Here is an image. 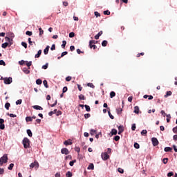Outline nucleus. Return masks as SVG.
Wrapping results in <instances>:
<instances>
[{
    "label": "nucleus",
    "mask_w": 177,
    "mask_h": 177,
    "mask_svg": "<svg viewBox=\"0 0 177 177\" xmlns=\"http://www.w3.org/2000/svg\"><path fill=\"white\" fill-rule=\"evenodd\" d=\"M8 154H4L1 158H0V167H2L3 164L8 162Z\"/></svg>",
    "instance_id": "f257e3e1"
},
{
    "label": "nucleus",
    "mask_w": 177,
    "mask_h": 177,
    "mask_svg": "<svg viewBox=\"0 0 177 177\" xmlns=\"http://www.w3.org/2000/svg\"><path fill=\"white\" fill-rule=\"evenodd\" d=\"M22 143L24 149H28L30 147V140L27 138H24Z\"/></svg>",
    "instance_id": "f03ea898"
},
{
    "label": "nucleus",
    "mask_w": 177,
    "mask_h": 177,
    "mask_svg": "<svg viewBox=\"0 0 177 177\" xmlns=\"http://www.w3.org/2000/svg\"><path fill=\"white\" fill-rule=\"evenodd\" d=\"M39 168V163H38V162H37V160H35L34 162H32L30 165V169H32V168Z\"/></svg>",
    "instance_id": "7ed1b4c3"
},
{
    "label": "nucleus",
    "mask_w": 177,
    "mask_h": 177,
    "mask_svg": "<svg viewBox=\"0 0 177 177\" xmlns=\"http://www.w3.org/2000/svg\"><path fill=\"white\" fill-rule=\"evenodd\" d=\"M12 77H5L4 78V84H6V85H9V84H12Z\"/></svg>",
    "instance_id": "20e7f679"
},
{
    "label": "nucleus",
    "mask_w": 177,
    "mask_h": 177,
    "mask_svg": "<svg viewBox=\"0 0 177 177\" xmlns=\"http://www.w3.org/2000/svg\"><path fill=\"white\" fill-rule=\"evenodd\" d=\"M101 157L102 158V160H104V161H106V160H109V158H110V156H109V154L107 153H102L101 154Z\"/></svg>",
    "instance_id": "39448f33"
},
{
    "label": "nucleus",
    "mask_w": 177,
    "mask_h": 177,
    "mask_svg": "<svg viewBox=\"0 0 177 177\" xmlns=\"http://www.w3.org/2000/svg\"><path fill=\"white\" fill-rule=\"evenodd\" d=\"M151 142H152V145L153 146L156 147V146H158V140L157 139V138H151Z\"/></svg>",
    "instance_id": "423d86ee"
},
{
    "label": "nucleus",
    "mask_w": 177,
    "mask_h": 177,
    "mask_svg": "<svg viewBox=\"0 0 177 177\" xmlns=\"http://www.w3.org/2000/svg\"><path fill=\"white\" fill-rule=\"evenodd\" d=\"M61 153L62 154H69L70 153V151H68V149L67 148H63L62 150H61Z\"/></svg>",
    "instance_id": "0eeeda50"
},
{
    "label": "nucleus",
    "mask_w": 177,
    "mask_h": 177,
    "mask_svg": "<svg viewBox=\"0 0 177 177\" xmlns=\"http://www.w3.org/2000/svg\"><path fill=\"white\" fill-rule=\"evenodd\" d=\"M64 145H65V146H70L73 145V142H71V140H65Z\"/></svg>",
    "instance_id": "6e6552de"
},
{
    "label": "nucleus",
    "mask_w": 177,
    "mask_h": 177,
    "mask_svg": "<svg viewBox=\"0 0 177 177\" xmlns=\"http://www.w3.org/2000/svg\"><path fill=\"white\" fill-rule=\"evenodd\" d=\"M32 108L35 109V110H44V108L39 105H34Z\"/></svg>",
    "instance_id": "1a4fd4ad"
},
{
    "label": "nucleus",
    "mask_w": 177,
    "mask_h": 177,
    "mask_svg": "<svg viewBox=\"0 0 177 177\" xmlns=\"http://www.w3.org/2000/svg\"><path fill=\"white\" fill-rule=\"evenodd\" d=\"M42 53V50H39L38 52H37V54H36L35 55V57L36 59H38V57H39L41 56V54Z\"/></svg>",
    "instance_id": "9d476101"
},
{
    "label": "nucleus",
    "mask_w": 177,
    "mask_h": 177,
    "mask_svg": "<svg viewBox=\"0 0 177 177\" xmlns=\"http://www.w3.org/2000/svg\"><path fill=\"white\" fill-rule=\"evenodd\" d=\"M49 46H47L46 48L44 50V55H48L49 53Z\"/></svg>",
    "instance_id": "9b49d317"
},
{
    "label": "nucleus",
    "mask_w": 177,
    "mask_h": 177,
    "mask_svg": "<svg viewBox=\"0 0 177 177\" xmlns=\"http://www.w3.org/2000/svg\"><path fill=\"white\" fill-rule=\"evenodd\" d=\"M26 122H32V118H31L30 116H27L26 118Z\"/></svg>",
    "instance_id": "f8f14e48"
},
{
    "label": "nucleus",
    "mask_w": 177,
    "mask_h": 177,
    "mask_svg": "<svg viewBox=\"0 0 177 177\" xmlns=\"http://www.w3.org/2000/svg\"><path fill=\"white\" fill-rule=\"evenodd\" d=\"M22 71H24L25 74H30V70H28V68H24L22 69Z\"/></svg>",
    "instance_id": "ddd939ff"
},
{
    "label": "nucleus",
    "mask_w": 177,
    "mask_h": 177,
    "mask_svg": "<svg viewBox=\"0 0 177 177\" xmlns=\"http://www.w3.org/2000/svg\"><path fill=\"white\" fill-rule=\"evenodd\" d=\"M164 150L166 153H168V151H172V148L169 147H165Z\"/></svg>",
    "instance_id": "4468645a"
},
{
    "label": "nucleus",
    "mask_w": 177,
    "mask_h": 177,
    "mask_svg": "<svg viewBox=\"0 0 177 177\" xmlns=\"http://www.w3.org/2000/svg\"><path fill=\"white\" fill-rule=\"evenodd\" d=\"M89 48H90V49H92V48H93V49H96L97 47L96 46V45H95L93 44H91V42L89 41Z\"/></svg>",
    "instance_id": "2eb2a0df"
},
{
    "label": "nucleus",
    "mask_w": 177,
    "mask_h": 177,
    "mask_svg": "<svg viewBox=\"0 0 177 177\" xmlns=\"http://www.w3.org/2000/svg\"><path fill=\"white\" fill-rule=\"evenodd\" d=\"M134 113L136 114H139V106H136L134 107Z\"/></svg>",
    "instance_id": "dca6fc26"
},
{
    "label": "nucleus",
    "mask_w": 177,
    "mask_h": 177,
    "mask_svg": "<svg viewBox=\"0 0 177 177\" xmlns=\"http://www.w3.org/2000/svg\"><path fill=\"white\" fill-rule=\"evenodd\" d=\"M87 169H95V166L93 165V163H90Z\"/></svg>",
    "instance_id": "f3484780"
},
{
    "label": "nucleus",
    "mask_w": 177,
    "mask_h": 177,
    "mask_svg": "<svg viewBox=\"0 0 177 177\" xmlns=\"http://www.w3.org/2000/svg\"><path fill=\"white\" fill-rule=\"evenodd\" d=\"M8 46H9V43L6 42V43H4V44H3L1 45V47H2L3 49H6V48H8Z\"/></svg>",
    "instance_id": "a211bd4d"
},
{
    "label": "nucleus",
    "mask_w": 177,
    "mask_h": 177,
    "mask_svg": "<svg viewBox=\"0 0 177 177\" xmlns=\"http://www.w3.org/2000/svg\"><path fill=\"white\" fill-rule=\"evenodd\" d=\"M57 111V109H55L53 111L49 112L48 115L52 116L53 115V114H56Z\"/></svg>",
    "instance_id": "6ab92c4d"
},
{
    "label": "nucleus",
    "mask_w": 177,
    "mask_h": 177,
    "mask_svg": "<svg viewBox=\"0 0 177 177\" xmlns=\"http://www.w3.org/2000/svg\"><path fill=\"white\" fill-rule=\"evenodd\" d=\"M66 45H67V41L66 40H64L62 41V48L64 49L66 48Z\"/></svg>",
    "instance_id": "aec40b11"
},
{
    "label": "nucleus",
    "mask_w": 177,
    "mask_h": 177,
    "mask_svg": "<svg viewBox=\"0 0 177 177\" xmlns=\"http://www.w3.org/2000/svg\"><path fill=\"white\" fill-rule=\"evenodd\" d=\"M26 64L27 67H28V69H30V67H31L32 62L26 61Z\"/></svg>",
    "instance_id": "412c9836"
},
{
    "label": "nucleus",
    "mask_w": 177,
    "mask_h": 177,
    "mask_svg": "<svg viewBox=\"0 0 177 177\" xmlns=\"http://www.w3.org/2000/svg\"><path fill=\"white\" fill-rule=\"evenodd\" d=\"M172 95V91H167L165 95V97H168V96H171Z\"/></svg>",
    "instance_id": "4be33fe9"
},
{
    "label": "nucleus",
    "mask_w": 177,
    "mask_h": 177,
    "mask_svg": "<svg viewBox=\"0 0 177 177\" xmlns=\"http://www.w3.org/2000/svg\"><path fill=\"white\" fill-rule=\"evenodd\" d=\"M27 133H28V136H30V138H32V132H31V130L28 129Z\"/></svg>",
    "instance_id": "5701e85b"
},
{
    "label": "nucleus",
    "mask_w": 177,
    "mask_h": 177,
    "mask_svg": "<svg viewBox=\"0 0 177 177\" xmlns=\"http://www.w3.org/2000/svg\"><path fill=\"white\" fill-rule=\"evenodd\" d=\"M66 177H72L73 176V173H71V171H67V173L66 174Z\"/></svg>",
    "instance_id": "b1692460"
},
{
    "label": "nucleus",
    "mask_w": 177,
    "mask_h": 177,
    "mask_svg": "<svg viewBox=\"0 0 177 177\" xmlns=\"http://www.w3.org/2000/svg\"><path fill=\"white\" fill-rule=\"evenodd\" d=\"M117 129H113L111 131V135H116L117 134Z\"/></svg>",
    "instance_id": "393cba45"
},
{
    "label": "nucleus",
    "mask_w": 177,
    "mask_h": 177,
    "mask_svg": "<svg viewBox=\"0 0 177 177\" xmlns=\"http://www.w3.org/2000/svg\"><path fill=\"white\" fill-rule=\"evenodd\" d=\"M115 96V92L111 91L110 93V97H111V99H113V97H114Z\"/></svg>",
    "instance_id": "a878e982"
},
{
    "label": "nucleus",
    "mask_w": 177,
    "mask_h": 177,
    "mask_svg": "<svg viewBox=\"0 0 177 177\" xmlns=\"http://www.w3.org/2000/svg\"><path fill=\"white\" fill-rule=\"evenodd\" d=\"M9 107H10V103L7 102L5 104V109H6V110H9Z\"/></svg>",
    "instance_id": "bb28decb"
},
{
    "label": "nucleus",
    "mask_w": 177,
    "mask_h": 177,
    "mask_svg": "<svg viewBox=\"0 0 177 177\" xmlns=\"http://www.w3.org/2000/svg\"><path fill=\"white\" fill-rule=\"evenodd\" d=\"M167 118V122H169L171 121V114L166 115Z\"/></svg>",
    "instance_id": "cd10ccee"
},
{
    "label": "nucleus",
    "mask_w": 177,
    "mask_h": 177,
    "mask_svg": "<svg viewBox=\"0 0 177 177\" xmlns=\"http://www.w3.org/2000/svg\"><path fill=\"white\" fill-rule=\"evenodd\" d=\"M36 84H37V85H41V84H42V80H41V79H37V80H36Z\"/></svg>",
    "instance_id": "c85d7f7f"
},
{
    "label": "nucleus",
    "mask_w": 177,
    "mask_h": 177,
    "mask_svg": "<svg viewBox=\"0 0 177 177\" xmlns=\"http://www.w3.org/2000/svg\"><path fill=\"white\" fill-rule=\"evenodd\" d=\"M134 147L135 149H140V145L138 142L134 143Z\"/></svg>",
    "instance_id": "c756f323"
},
{
    "label": "nucleus",
    "mask_w": 177,
    "mask_h": 177,
    "mask_svg": "<svg viewBox=\"0 0 177 177\" xmlns=\"http://www.w3.org/2000/svg\"><path fill=\"white\" fill-rule=\"evenodd\" d=\"M43 84H44L45 88H49V86L48 85V81L44 80Z\"/></svg>",
    "instance_id": "7c9ffc66"
},
{
    "label": "nucleus",
    "mask_w": 177,
    "mask_h": 177,
    "mask_svg": "<svg viewBox=\"0 0 177 177\" xmlns=\"http://www.w3.org/2000/svg\"><path fill=\"white\" fill-rule=\"evenodd\" d=\"M7 115H9V117H12V118L17 117V115H15L13 113H7Z\"/></svg>",
    "instance_id": "2f4dec72"
},
{
    "label": "nucleus",
    "mask_w": 177,
    "mask_h": 177,
    "mask_svg": "<svg viewBox=\"0 0 177 177\" xmlns=\"http://www.w3.org/2000/svg\"><path fill=\"white\" fill-rule=\"evenodd\" d=\"M74 37H75V33H74V32L69 33V38H74Z\"/></svg>",
    "instance_id": "473e14b6"
},
{
    "label": "nucleus",
    "mask_w": 177,
    "mask_h": 177,
    "mask_svg": "<svg viewBox=\"0 0 177 177\" xmlns=\"http://www.w3.org/2000/svg\"><path fill=\"white\" fill-rule=\"evenodd\" d=\"M79 99L80 100H85L86 98H85V96L84 95L81 94V95H79Z\"/></svg>",
    "instance_id": "72a5a7b5"
},
{
    "label": "nucleus",
    "mask_w": 177,
    "mask_h": 177,
    "mask_svg": "<svg viewBox=\"0 0 177 177\" xmlns=\"http://www.w3.org/2000/svg\"><path fill=\"white\" fill-rule=\"evenodd\" d=\"M95 133H96V130L94 129H91L90 130V134L93 136V135H95Z\"/></svg>",
    "instance_id": "f704fd0d"
},
{
    "label": "nucleus",
    "mask_w": 177,
    "mask_h": 177,
    "mask_svg": "<svg viewBox=\"0 0 177 177\" xmlns=\"http://www.w3.org/2000/svg\"><path fill=\"white\" fill-rule=\"evenodd\" d=\"M107 41L106 40H104L102 42V46H107Z\"/></svg>",
    "instance_id": "c9c22d12"
},
{
    "label": "nucleus",
    "mask_w": 177,
    "mask_h": 177,
    "mask_svg": "<svg viewBox=\"0 0 177 177\" xmlns=\"http://www.w3.org/2000/svg\"><path fill=\"white\" fill-rule=\"evenodd\" d=\"M13 167H15V164H13V163L10 164V165L8 167V169L10 171H12V169H13Z\"/></svg>",
    "instance_id": "e433bc0d"
},
{
    "label": "nucleus",
    "mask_w": 177,
    "mask_h": 177,
    "mask_svg": "<svg viewBox=\"0 0 177 177\" xmlns=\"http://www.w3.org/2000/svg\"><path fill=\"white\" fill-rule=\"evenodd\" d=\"M75 162H77V160H73L71 161V162H69V165H70L71 167H73V166L74 165V163H75Z\"/></svg>",
    "instance_id": "4c0bfd02"
},
{
    "label": "nucleus",
    "mask_w": 177,
    "mask_h": 177,
    "mask_svg": "<svg viewBox=\"0 0 177 177\" xmlns=\"http://www.w3.org/2000/svg\"><path fill=\"white\" fill-rule=\"evenodd\" d=\"M84 107L86 109V111H87L88 112L91 111V106H89L88 105H84Z\"/></svg>",
    "instance_id": "58836bf2"
},
{
    "label": "nucleus",
    "mask_w": 177,
    "mask_h": 177,
    "mask_svg": "<svg viewBox=\"0 0 177 177\" xmlns=\"http://www.w3.org/2000/svg\"><path fill=\"white\" fill-rule=\"evenodd\" d=\"M141 135L143 136L144 135H147V130H142L141 131Z\"/></svg>",
    "instance_id": "ea45409f"
},
{
    "label": "nucleus",
    "mask_w": 177,
    "mask_h": 177,
    "mask_svg": "<svg viewBox=\"0 0 177 177\" xmlns=\"http://www.w3.org/2000/svg\"><path fill=\"white\" fill-rule=\"evenodd\" d=\"M87 86H89L90 88H93L94 89L95 85H93L92 83H88Z\"/></svg>",
    "instance_id": "a19ab883"
},
{
    "label": "nucleus",
    "mask_w": 177,
    "mask_h": 177,
    "mask_svg": "<svg viewBox=\"0 0 177 177\" xmlns=\"http://www.w3.org/2000/svg\"><path fill=\"white\" fill-rule=\"evenodd\" d=\"M118 130H119L120 132H124V127H123V126H119V127H118Z\"/></svg>",
    "instance_id": "79ce46f5"
},
{
    "label": "nucleus",
    "mask_w": 177,
    "mask_h": 177,
    "mask_svg": "<svg viewBox=\"0 0 177 177\" xmlns=\"http://www.w3.org/2000/svg\"><path fill=\"white\" fill-rule=\"evenodd\" d=\"M26 35H28L29 37H31V35H32V32L28 30L26 32Z\"/></svg>",
    "instance_id": "37998d69"
},
{
    "label": "nucleus",
    "mask_w": 177,
    "mask_h": 177,
    "mask_svg": "<svg viewBox=\"0 0 177 177\" xmlns=\"http://www.w3.org/2000/svg\"><path fill=\"white\" fill-rule=\"evenodd\" d=\"M39 36L41 37V35H44V30H42L41 28H39Z\"/></svg>",
    "instance_id": "c03bdc74"
},
{
    "label": "nucleus",
    "mask_w": 177,
    "mask_h": 177,
    "mask_svg": "<svg viewBox=\"0 0 177 177\" xmlns=\"http://www.w3.org/2000/svg\"><path fill=\"white\" fill-rule=\"evenodd\" d=\"M75 151H76L77 153H80L81 151V149L80 148V147H75Z\"/></svg>",
    "instance_id": "a18cd8bd"
},
{
    "label": "nucleus",
    "mask_w": 177,
    "mask_h": 177,
    "mask_svg": "<svg viewBox=\"0 0 177 177\" xmlns=\"http://www.w3.org/2000/svg\"><path fill=\"white\" fill-rule=\"evenodd\" d=\"M108 114L111 120H114V116L111 115V113L110 112V111H108Z\"/></svg>",
    "instance_id": "49530a36"
},
{
    "label": "nucleus",
    "mask_w": 177,
    "mask_h": 177,
    "mask_svg": "<svg viewBox=\"0 0 177 177\" xmlns=\"http://www.w3.org/2000/svg\"><path fill=\"white\" fill-rule=\"evenodd\" d=\"M89 42H90V45L91 44H93V45H95V44H97V41H95V40H90Z\"/></svg>",
    "instance_id": "de8ad7c7"
},
{
    "label": "nucleus",
    "mask_w": 177,
    "mask_h": 177,
    "mask_svg": "<svg viewBox=\"0 0 177 177\" xmlns=\"http://www.w3.org/2000/svg\"><path fill=\"white\" fill-rule=\"evenodd\" d=\"M21 45L24 46V48H25V49H27V43L22 41Z\"/></svg>",
    "instance_id": "09e8293b"
},
{
    "label": "nucleus",
    "mask_w": 177,
    "mask_h": 177,
    "mask_svg": "<svg viewBox=\"0 0 177 177\" xmlns=\"http://www.w3.org/2000/svg\"><path fill=\"white\" fill-rule=\"evenodd\" d=\"M113 140H115V142H118V140H120V136H115Z\"/></svg>",
    "instance_id": "8fccbe9b"
},
{
    "label": "nucleus",
    "mask_w": 177,
    "mask_h": 177,
    "mask_svg": "<svg viewBox=\"0 0 177 177\" xmlns=\"http://www.w3.org/2000/svg\"><path fill=\"white\" fill-rule=\"evenodd\" d=\"M91 117V113H86L84 114V118L86 120Z\"/></svg>",
    "instance_id": "3c124183"
},
{
    "label": "nucleus",
    "mask_w": 177,
    "mask_h": 177,
    "mask_svg": "<svg viewBox=\"0 0 177 177\" xmlns=\"http://www.w3.org/2000/svg\"><path fill=\"white\" fill-rule=\"evenodd\" d=\"M136 129V124H133L132 126H131V130L135 131Z\"/></svg>",
    "instance_id": "603ef678"
},
{
    "label": "nucleus",
    "mask_w": 177,
    "mask_h": 177,
    "mask_svg": "<svg viewBox=\"0 0 177 177\" xmlns=\"http://www.w3.org/2000/svg\"><path fill=\"white\" fill-rule=\"evenodd\" d=\"M0 66H6V64L5 63V61L0 60Z\"/></svg>",
    "instance_id": "864d4df0"
},
{
    "label": "nucleus",
    "mask_w": 177,
    "mask_h": 177,
    "mask_svg": "<svg viewBox=\"0 0 177 177\" xmlns=\"http://www.w3.org/2000/svg\"><path fill=\"white\" fill-rule=\"evenodd\" d=\"M118 171L120 174H124V170L120 167L118 169Z\"/></svg>",
    "instance_id": "5fc2aeb1"
},
{
    "label": "nucleus",
    "mask_w": 177,
    "mask_h": 177,
    "mask_svg": "<svg viewBox=\"0 0 177 177\" xmlns=\"http://www.w3.org/2000/svg\"><path fill=\"white\" fill-rule=\"evenodd\" d=\"M104 15H106V16H110V11L109 10L104 11Z\"/></svg>",
    "instance_id": "6e6d98bb"
},
{
    "label": "nucleus",
    "mask_w": 177,
    "mask_h": 177,
    "mask_svg": "<svg viewBox=\"0 0 177 177\" xmlns=\"http://www.w3.org/2000/svg\"><path fill=\"white\" fill-rule=\"evenodd\" d=\"M163 164H167L168 162V158H165L162 160Z\"/></svg>",
    "instance_id": "4d7b16f0"
},
{
    "label": "nucleus",
    "mask_w": 177,
    "mask_h": 177,
    "mask_svg": "<svg viewBox=\"0 0 177 177\" xmlns=\"http://www.w3.org/2000/svg\"><path fill=\"white\" fill-rule=\"evenodd\" d=\"M68 52L67 51H64L61 54V57H63L64 56H66V55H68Z\"/></svg>",
    "instance_id": "13d9d810"
},
{
    "label": "nucleus",
    "mask_w": 177,
    "mask_h": 177,
    "mask_svg": "<svg viewBox=\"0 0 177 177\" xmlns=\"http://www.w3.org/2000/svg\"><path fill=\"white\" fill-rule=\"evenodd\" d=\"M5 174V170L2 168H0V175H3Z\"/></svg>",
    "instance_id": "bf43d9fd"
},
{
    "label": "nucleus",
    "mask_w": 177,
    "mask_h": 177,
    "mask_svg": "<svg viewBox=\"0 0 177 177\" xmlns=\"http://www.w3.org/2000/svg\"><path fill=\"white\" fill-rule=\"evenodd\" d=\"M117 113L118 114H121V113H122V109L120 108L117 109Z\"/></svg>",
    "instance_id": "052dcab7"
},
{
    "label": "nucleus",
    "mask_w": 177,
    "mask_h": 177,
    "mask_svg": "<svg viewBox=\"0 0 177 177\" xmlns=\"http://www.w3.org/2000/svg\"><path fill=\"white\" fill-rule=\"evenodd\" d=\"M66 81H67V82H69V81H71V76H68L66 77Z\"/></svg>",
    "instance_id": "680f3d73"
},
{
    "label": "nucleus",
    "mask_w": 177,
    "mask_h": 177,
    "mask_svg": "<svg viewBox=\"0 0 177 177\" xmlns=\"http://www.w3.org/2000/svg\"><path fill=\"white\" fill-rule=\"evenodd\" d=\"M167 176H168V177L174 176V172H173V171H171V172L168 173V174H167Z\"/></svg>",
    "instance_id": "e2e57ef3"
},
{
    "label": "nucleus",
    "mask_w": 177,
    "mask_h": 177,
    "mask_svg": "<svg viewBox=\"0 0 177 177\" xmlns=\"http://www.w3.org/2000/svg\"><path fill=\"white\" fill-rule=\"evenodd\" d=\"M0 129H2V130L5 129V124L3 123L0 124Z\"/></svg>",
    "instance_id": "0e129e2a"
},
{
    "label": "nucleus",
    "mask_w": 177,
    "mask_h": 177,
    "mask_svg": "<svg viewBox=\"0 0 177 177\" xmlns=\"http://www.w3.org/2000/svg\"><path fill=\"white\" fill-rule=\"evenodd\" d=\"M48 64H46L45 65H44V66H42V68H43L44 70H46V68H48Z\"/></svg>",
    "instance_id": "69168bd1"
},
{
    "label": "nucleus",
    "mask_w": 177,
    "mask_h": 177,
    "mask_svg": "<svg viewBox=\"0 0 177 177\" xmlns=\"http://www.w3.org/2000/svg\"><path fill=\"white\" fill-rule=\"evenodd\" d=\"M173 132L174 133H177V126L173 128Z\"/></svg>",
    "instance_id": "338daca9"
},
{
    "label": "nucleus",
    "mask_w": 177,
    "mask_h": 177,
    "mask_svg": "<svg viewBox=\"0 0 177 177\" xmlns=\"http://www.w3.org/2000/svg\"><path fill=\"white\" fill-rule=\"evenodd\" d=\"M22 100H18L17 101H16V104L19 105L21 103Z\"/></svg>",
    "instance_id": "774afa93"
}]
</instances>
